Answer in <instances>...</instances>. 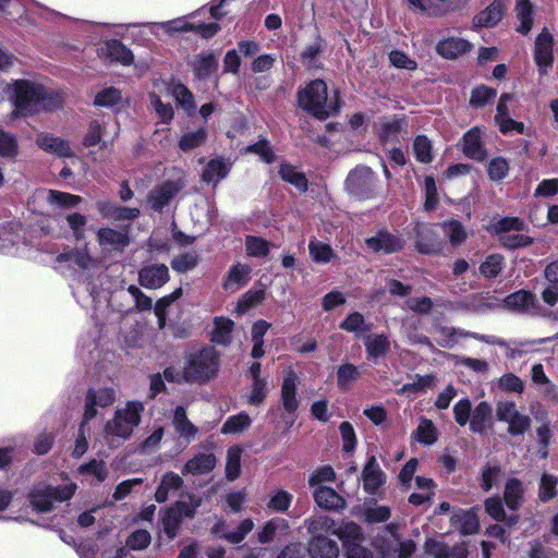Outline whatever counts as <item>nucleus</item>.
Wrapping results in <instances>:
<instances>
[{
	"mask_svg": "<svg viewBox=\"0 0 558 558\" xmlns=\"http://www.w3.org/2000/svg\"><path fill=\"white\" fill-rule=\"evenodd\" d=\"M308 251L312 259L316 263H328L333 257L331 246L315 239L310 241Z\"/></svg>",
	"mask_w": 558,
	"mask_h": 558,
	"instance_id": "13d9d810",
	"label": "nucleus"
},
{
	"mask_svg": "<svg viewBox=\"0 0 558 558\" xmlns=\"http://www.w3.org/2000/svg\"><path fill=\"white\" fill-rule=\"evenodd\" d=\"M415 439L425 446H430L437 440V429L430 420H421L415 430Z\"/></svg>",
	"mask_w": 558,
	"mask_h": 558,
	"instance_id": "6e6d98bb",
	"label": "nucleus"
},
{
	"mask_svg": "<svg viewBox=\"0 0 558 558\" xmlns=\"http://www.w3.org/2000/svg\"><path fill=\"white\" fill-rule=\"evenodd\" d=\"M252 268L247 264H233L222 280V288L228 292H235L247 284Z\"/></svg>",
	"mask_w": 558,
	"mask_h": 558,
	"instance_id": "6ab92c4d",
	"label": "nucleus"
},
{
	"mask_svg": "<svg viewBox=\"0 0 558 558\" xmlns=\"http://www.w3.org/2000/svg\"><path fill=\"white\" fill-rule=\"evenodd\" d=\"M345 189L359 199L374 197L376 193L374 172L365 166L354 168L347 177Z\"/></svg>",
	"mask_w": 558,
	"mask_h": 558,
	"instance_id": "423d86ee",
	"label": "nucleus"
},
{
	"mask_svg": "<svg viewBox=\"0 0 558 558\" xmlns=\"http://www.w3.org/2000/svg\"><path fill=\"white\" fill-rule=\"evenodd\" d=\"M314 499L320 508L341 510L347 506L345 500L332 488L319 486L314 492Z\"/></svg>",
	"mask_w": 558,
	"mask_h": 558,
	"instance_id": "2f4dec72",
	"label": "nucleus"
},
{
	"mask_svg": "<svg viewBox=\"0 0 558 558\" xmlns=\"http://www.w3.org/2000/svg\"><path fill=\"white\" fill-rule=\"evenodd\" d=\"M199 11H195L191 13L187 16L173 19L171 21L155 23L154 26L160 27L165 31L168 35H173L175 33H186V32H193L195 28L194 23H190L187 21V17H195L198 14Z\"/></svg>",
	"mask_w": 558,
	"mask_h": 558,
	"instance_id": "37998d69",
	"label": "nucleus"
},
{
	"mask_svg": "<svg viewBox=\"0 0 558 558\" xmlns=\"http://www.w3.org/2000/svg\"><path fill=\"white\" fill-rule=\"evenodd\" d=\"M269 250L270 244L267 240L255 235H247L245 238V251L247 256L263 258L269 254Z\"/></svg>",
	"mask_w": 558,
	"mask_h": 558,
	"instance_id": "3c124183",
	"label": "nucleus"
},
{
	"mask_svg": "<svg viewBox=\"0 0 558 558\" xmlns=\"http://www.w3.org/2000/svg\"><path fill=\"white\" fill-rule=\"evenodd\" d=\"M230 171V166L221 158L211 159L203 170V181L216 185L225 179Z\"/></svg>",
	"mask_w": 558,
	"mask_h": 558,
	"instance_id": "e433bc0d",
	"label": "nucleus"
},
{
	"mask_svg": "<svg viewBox=\"0 0 558 558\" xmlns=\"http://www.w3.org/2000/svg\"><path fill=\"white\" fill-rule=\"evenodd\" d=\"M241 453L239 447H231L227 454L226 476L229 481H234L241 471Z\"/></svg>",
	"mask_w": 558,
	"mask_h": 558,
	"instance_id": "e2e57ef3",
	"label": "nucleus"
},
{
	"mask_svg": "<svg viewBox=\"0 0 558 558\" xmlns=\"http://www.w3.org/2000/svg\"><path fill=\"white\" fill-rule=\"evenodd\" d=\"M181 189L182 184L179 181H166L155 186L148 194L150 207L156 211H161Z\"/></svg>",
	"mask_w": 558,
	"mask_h": 558,
	"instance_id": "4468645a",
	"label": "nucleus"
},
{
	"mask_svg": "<svg viewBox=\"0 0 558 558\" xmlns=\"http://www.w3.org/2000/svg\"><path fill=\"white\" fill-rule=\"evenodd\" d=\"M413 150L417 161L422 163H429L433 160L430 141L424 136L418 135L413 143Z\"/></svg>",
	"mask_w": 558,
	"mask_h": 558,
	"instance_id": "69168bd1",
	"label": "nucleus"
},
{
	"mask_svg": "<svg viewBox=\"0 0 558 558\" xmlns=\"http://www.w3.org/2000/svg\"><path fill=\"white\" fill-rule=\"evenodd\" d=\"M308 533L314 536H322V533H331L336 530L335 521L325 514H318L305 520Z\"/></svg>",
	"mask_w": 558,
	"mask_h": 558,
	"instance_id": "de8ad7c7",
	"label": "nucleus"
},
{
	"mask_svg": "<svg viewBox=\"0 0 558 558\" xmlns=\"http://www.w3.org/2000/svg\"><path fill=\"white\" fill-rule=\"evenodd\" d=\"M9 93L14 106L12 118L26 117L40 109L52 110L57 106L56 100L48 97L47 90L40 84L28 80H16L9 87Z\"/></svg>",
	"mask_w": 558,
	"mask_h": 558,
	"instance_id": "f257e3e1",
	"label": "nucleus"
},
{
	"mask_svg": "<svg viewBox=\"0 0 558 558\" xmlns=\"http://www.w3.org/2000/svg\"><path fill=\"white\" fill-rule=\"evenodd\" d=\"M462 150L466 157L476 161H483L486 158L478 128H473L464 134Z\"/></svg>",
	"mask_w": 558,
	"mask_h": 558,
	"instance_id": "c756f323",
	"label": "nucleus"
},
{
	"mask_svg": "<svg viewBox=\"0 0 558 558\" xmlns=\"http://www.w3.org/2000/svg\"><path fill=\"white\" fill-rule=\"evenodd\" d=\"M332 534L343 542L345 548L352 544H360L364 539L361 526L353 521L343 522L339 527L332 531Z\"/></svg>",
	"mask_w": 558,
	"mask_h": 558,
	"instance_id": "58836bf2",
	"label": "nucleus"
},
{
	"mask_svg": "<svg viewBox=\"0 0 558 558\" xmlns=\"http://www.w3.org/2000/svg\"><path fill=\"white\" fill-rule=\"evenodd\" d=\"M554 38L543 28L535 39L534 59L541 75H546L554 61Z\"/></svg>",
	"mask_w": 558,
	"mask_h": 558,
	"instance_id": "9b49d317",
	"label": "nucleus"
},
{
	"mask_svg": "<svg viewBox=\"0 0 558 558\" xmlns=\"http://www.w3.org/2000/svg\"><path fill=\"white\" fill-rule=\"evenodd\" d=\"M438 333V343L439 345L444 348H452L457 342L458 338H473L478 341H483L486 343H490L489 337H486L484 335H480L476 332L465 331L463 329L454 328V327H448L442 326L437 329Z\"/></svg>",
	"mask_w": 558,
	"mask_h": 558,
	"instance_id": "5701e85b",
	"label": "nucleus"
},
{
	"mask_svg": "<svg viewBox=\"0 0 558 558\" xmlns=\"http://www.w3.org/2000/svg\"><path fill=\"white\" fill-rule=\"evenodd\" d=\"M116 400V390L113 388L89 389L85 398L84 421L90 422L96 417L98 408H106Z\"/></svg>",
	"mask_w": 558,
	"mask_h": 558,
	"instance_id": "f8f14e48",
	"label": "nucleus"
},
{
	"mask_svg": "<svg viewBox=\"0 0 558 558\" xmlns=\"http://www.w3.org/2000/svg\"><path fill=\"white\" fill-rule=\"evenodd\" d=\"M77 471L81 475L94 476L98 483L104 482L108 476V470L105 461L102 460L93 459L87 463L82 464Z\"/></svg>",
	"mask_w": 558,
	"mask_h": 558,
	"instance_id": "4d7b16f0",
	"label": "nucleus"
},
{
	"mask_svg": "<svg viewBox=\"0 0 558 558\" xmlns=\"http://www.w3.org/2000/svg\"><path fill=\"white\" fill-rule=\"evenodd\" d=\"M505 258L500 254H490L481 264L478 270L485 278H496L505 268Z\"/></svg>",
	"mask_w": 558,
	"mask_h": 558,
	"instance_id": "8fccbe9b",
	"label": "nucleus"
},
{
	"mask_svg": "<svg viewBox=\"0 0 558 558\" xmlns=\"http://www.w3.org/2000/svg\"><path fill=\"white\" fill-rule=\"evenodd\" d=\"M97 239L104 251L122 252L130 244L128 230L101 228L97 232Z\"/></svg>",
	"mask_w": 558,
	"mask_h": 558,
	"instance_id": "dca6fc26",
	"label": "nucleus"
},
{
	"mask_svg": "<svg viewBox=\"0 0 558 558\" xmlns=\"http://www.w3.org/2000/svg\"><path fill=\"white\" fill-rule=\"evenodd\" d=\"M207 136L208 131L205 126L187 131L180 137L179 148L184 153L196 149L206 143Z\"/></svg>",
	"mask_w": 558,
	"mask_h": 558,
	"instance_id": "a19ab883",
	"label": "nucleus"
},
{
	"mask_svg": "<svg viewBox=\"0 0 558 558\" xmlns=\"http://www.w3.org/2000/svg\"><path fill=\"white\" fill-rule=\"evenodd\" d=\"M218 60L211 52L201 53L194 61V73L199 80H207L217 70Z\"/></svg>",
	"mask_w": 558,
	"mask_h": 558,
	"instance_id": "79ce46f5",
	"label": "nucleus"
},
{
	"mask_svg": "<svg viewBox=\"0 0 558 558\" xmlns=\"http://www.w3.org/2000/svg\"><path fill=\"white\" fill-rule=\"evenodd\" d=\"M48 203L51 206L61 207V208H72L76 207L82 198L78 195L70 194L66 192H61L57 190L48 191Z\"/></svg>",
	"mask_w": 558,
	"mask_h": 558,
	"instance_id": "603ef678",
	"label": "nucleus"
},
{
	"mask_svg": "<svg viewBox=\"0 0 558 558\" xmlns=\"http://www.w3.org/2000/svg\"><path fill=\"white\" fill-rule=\"evenodd\" d=\"M122 100L121 93L114 87H107L95 96L94 104L99 107H116Z\"/></svg>",
	"mask_w": 558,
	"mask_h": 558,
	"instance_id": "774afa93",
	"label": "nucleus"
},
{
	"mask_svg": "<svg viewBox=\"0 0 558 558\" xmlns=\"http://www.w3.org/2000/svg\"><path fill=\"white\" fill-rule=\"evenodd\" d=\"M298 377L293 371H289L283 378L281 386L282 407L288 413H294L299 408L296 399Z\"/></svg>",
	"mask_w": 558,
	"mask_h": 558,
	"instance_id": "cd10ccee",
	"label": "nucleus"
},
{
	"mask_svg": "<svg viewBox=\"0 0 558 558\" xmlns=\"http://www.w3.org/2000/svg\"><path fill=\"white\" fill-rule=\"evenodd\" d=\"M557 477L551 474L544 473L541 477L538 486V498L546 502L556 496Z\"/></svg>",
	"mask_w": 558,
	"mask_h": 558,
	"instance_id": "338daca9",
	"label": "nucleus"
},
{
	"mask_svg": "<svg viewBox=\"0 0 558 558\" xmlns=\"http://www.w3.org/2000/svg\"><path fill=\"white\" fill-rule=\"evenodd\" d=\"M184 376L187 384H205L219 372L220 355L213 347L193 349L183 356Z\"/></svg>",
	"mask_w": 558,
	"mask_h": 558,
	"instance_id": "7ed1b4c3",
	"label": "nucleus"
},
{
	"mask_svg": "<svg viewBox=\"0 0 558 558\" xmlns=\"http://www.w3.org/2000/svg\"><path fill=\"white\" fill-rule=\"evenodd\" d=\"M300 107L318 119H326L338 111V99L328 97L327 85L323 80H314L298 93Z\"/></svg>",
	"mask_w": 558,
	"mask_h": 558,
	"instance_id": "20e7f679",
	"label": "nucleus"
},
{
	"mask_svg": "<svg viewBox=\"0 0 558 558\" xmlns=\"http://www.w3.org/2000/svg\"><path fill=\"white\" fill-rule=\"evenodd\" d=\"M76 484L66 482L63 485L38 483L34 485L28 494V499L37 512H49L57 502L68 501L76 490Z\"/></svg>",
	"mask_w": 558,
	"mask_h": 558,
	"instance_id": "39448f33",
	"label": "nucleus"
},
{
	"mask_svg": "<svg viewBox=\"0 0 558 558\" xmlns=\"http://www.w3.org/2000/svg\"><path fill=\"white\" fill-rule=\"evenodd\" d=\"M505 13V5L501 0H494L487 8L482 10L473 19L476 27H494L497 25Z\"/></svg>",
	"mask_w": 558,
	"mask_h": 558,
	"instance_id": "a878e982",
	"label": "nucleus"
},
{
	"mask_svg": "<svg viewBox=\"0 0 558 558\" xmlns=\"http://www.w3.org/2000/svg\"><path fill=\"white\" fill-rule=\"evenodd\" d=\"M505 306L521 314L550 317L551 312L544 310L534 293L526 290L515 291L504 300Z\"/></svg>",
	"mask_w": 558,
	"mask_h": 558,
	"instance_id": "6e6552de",
	"label": "nucleus"
},
{
	"mask_svg": "<svg viewBox=\"0 0 558 558\" xmlns=\"http://www.w3.org/2000/svg\"><path fill=\"white\" fill-rule=\"evenodd\" d=\"M471 48L472 45L468 40L458 37H450L437 44V52L446 59H456Z\"/></svg>",
	"mask_w": 558,
	"mask_h": 558,
	"instance_id": "f704fd0d",
	"label": "nucleus"
},
{
	"mask_svg": "<svg viewBox=\"0 0 558 558\" xmlns=\"http://www.w3.org/2000/svg\"><path fill=\"white\" fill-rule=\"evenodd\" d=\"M439 228L442 230L453 246L462 244L468 236L464 227L458 220L444 221Z\"/></svg>",
	"mask_w": 558,
	"mask_h": 558,
	"instance_id": "09e8293b",
	"label": "nucleus"
},
{
	"mask_svg": "<svg viewBox=\"0 0 558 558\" xmlns=\"http://www.w3.org/2000/svg\"><path fill=\"white\" fill-rule=\"evenodd\" d=\"M362 372L352 363H343L337 369V386L341 391H348L360 379Z\"/></svg>",
	"mask_w": 558,
	"mask_h": 558,
	"instance_id": "ea45409f",
	"label": "nucleus"
},
{
	"mask_svg": "<svg viewBox=\"0 0 558 558\" xmlns=\"http://www.w3.org/2000/svg\"><path fill=\"white\" fill-rule=\"evenodd\" d=\"M252 423L248 414L242 412L227 418L221 427L222 434H239L246 429Z\"/></svg>",
	"mask_w": 558,
	"mask_h": 558,
	"instance_id": "5fc2aeb1",
	"label": "nucleus"
},
{
	"mask_svg": "<svg viewBox=\"0 0 558 558\" xmlns=\"http://www.w3.org/2000/svg\"><path fill=\"white\" fill-rule=\"evenodd\" d=\"M375 546L380 551L384 558H389L390 556L398 554L399 558H408L415 550V543L413 541L400 542L391 534V539L389 541H375Z\"/></svg>",
	"mask_w": 558,
	"mask_h": 558,
	"instance_id": "aec40b11",
	"label": "nucleus"
},
{
	"mask_svg": "<svg viewBox=\"0 0 558 558\" xmlns=\"http://www.w3.org/2000/svg\"><path fill=\"white\" fill-rule=\"evenodd\" d=\"M107 49L112 59L129 65L133 62L134 56L132 51L119 40H111L107 44Z\"/></svg>",
	"mask_w": 558,
	"mask_h": 558,
	"instance_id": "052dcab7",
	"label": "nucleus"
},
{
	"mask_svg": "<svg viewBox=\"0 0 558 558\" xmlns=\"http://www.w3.org/2000/svg\"><path fill=\"white\" fill-rule=\"evenodd\" d=\"M118 135L117 125L114 123H105L101 125L97 121H93L84 137V146L90 147L100 145V148L108 149L112 146Z\"/></svg>",
	"mask_w": 558,
	"mask_h": 558,
	"instance_id": "9d476101",
	"label": "nucleus"
},
{
	"mask_svg": "<svg viewBox=\"0 0 558 558\" xmlns=\"http://www.w3.org/2000/svg\"><path fill=\"white\" fill-rule=\"evenodd\" d=\"M524 486L515 477L506 482L504 490V500L510 510H518L523 504Z\"/></svg>",
	"mask_w": 558,
	"mask_h": 558,
	"instance_id": "c9c22d12",
	"label": "nucleus"
},
{
	"mask_svg": "<svg viewBox=\"0 0 558 558\" xmlns=\"http://www.w3.org/2000/svg\"><path fill=\"white\" fill-rule=\"evenodd\" d=\"M501 469L497 463H486L481 470V488L489 492L500 477Z\"/></svg>",
	"mask_w": 558,
	"mask_h": 558,
	"instance_id": "bf43d9fd",
	"label": "nucleus"
},
{
	"mask_svg": "<svg viewBox=\"0 0 558 558\" xmlns=\"http://www.w3.org/2000/svg\"><path fill=\"white\" fill-rule=\"evenodd\" d=\"M145 405L141 401H128L118 407L113 417L105 424L104 434L111 448L120 447L128 440L142 421Z\"/></svg>",
	"mask_w": 558,
	"mask_h": 558,
	"instance_id": "f03ea898",
	"label": "nucleus"
},
{
	"mask_svg": "<svg viewBox=\"0 0 558 558\" xmlns=\"http://www.w3.org/2000/svg\"><path fill=\"white\" fill-rule=\"evenodd\" d=\"M290 526L283 518H272L267 521L257 533V539L262 544H268L275 539H280L289 534Z\"/></svg>",
	"mask_w": 558,
	"mask_h": 558,
	"instance_id": "393cba45",
	"label": "nucleus"
},
{
	"mask_svg": "<svg viewBox=\"0 0 558 558\" xmlns=\"http://www.w3.org/2000/svg\"><path fill=\"white\" fill-rule=\"evenodd\" d=\"M340 328L348 332H353L356 337L371 330L369 326L365 323L364 316L359 312L349 314L340 324Z\"/></svg>",
	"mask_w": 558,
	"mask_h": 558,
	"instance_id": "864d4df0",
	"label": "nucleus"
},
{
	"mask_svg": "<svg viewBox=\"0 0 558 558\" xmlns=\"http://www.w3.org/2000/svg\"><path fill=\"white\" fill-rule=\"evenodd\" d=\"M426 546L433 558H466L469 554L465 542L448 545L438 541H428Z\"/></svg>",
	"mask_w": 558,
	"mask_h": 558,
	"instance_id": "412c9836",
	"label": "nucleus"
},
{
	"mask_svg": "<svg viewBox=\"0 0 558 558\" xmlns=\"http://www.w3.org/2000/svg\"><path fill=\"white\" fill-rule=\"evenodd\" d=\"M279 175L283 181L295 186L299 192L303 193L307 191V179L305 174L298 171L293 166L288 163L280 165Z\"/></svg>",
	"mask_w": 558,
	"mask_h": 558,
	"instance_id": "a18cd8bd",
	"label": "nucleus"
},
{
	"mask_svg": "<svg viewBox=\"0 0 558 558\" xmlns=\"http://www.w3.org/2000/svg\"><path fill=\"white\" fill-rule=\"evenodd\" d=\"M497 95L496 89L481 85L475 88H473L471 93L470 98V105L474 108H482L484 107L488 101L494 99Z\"/></svg>",
	"mask_w": 558,
	"mask_h": 558,
	"instance_id": "0e129e2a",
	"label": "nucleus"
},
{
	"mask_svg": "<svg viewBox=\"0 0 558 558\" xmlns=\"http://www.w3.org/2000/svg\"><path fill=\"white\" fill-rule=\"evenodd\" d=\"M363 488L367 494L375 495L385 483L386 476L375 456H371L362 471Z\"/></svg>",
	"mask_w": 558,
	"mask_h": 558,
	"instance_id": "a211bd4d",
	"label": "nucleus"
},
{
	"mask_svg": "<svg viewBox=\"0 0 558 558\" xmlns=\"http://www.w3.org/2000/svg\"><path fill=\"white\" fill-rule=\"evenodd\" d=\"M183 486L182 477L174 472H167L160 481L159 486L155 493L157 502H165L170 495H175Z\"/></svg>",
	"mask_w": 558,
	"mask_h": 558,
	"instance_id": "72a5a7b5",
	"label": "nucleus"
},
{
	"mask_svg": "<svg viewBox=\"0 0 558 558\" xmlns=\"http://www.w3.org/2000/svg\"><path fill=\"white\" fill-rule=\"evenodd\" d=\"M233 327L234 323L231 319L216 318L211 341L220 345H228L231 342Z\"/></svg>",
	"mask_w": 558,
	"mask_h": 558,
	"instance_id": "49530a36",
	"label": "nucleus"
},
{
	"mask_svg": "<svg viewBox=\"0 0 558 558\" xmlns=\"http://www.w3.org/2000/svg\"><path fill=\"white\" fill-rule=\"evenodd\" d=\"M366 246L375 253L391 254L400 251L403 242L397 235L388 231H378L376 235L365 240Z\"/></svg>",
	"mask_w": 558,
	"mask_h": 558,
	"instance_id": "f3484780",
	"label": "nucleus"
},
{
	"mask_svg": "<svg viewBox=\"0 0 558 558\" xmlns=\"http://www.w3.org/2000/svg\"><path fill=\"white\" fill-rule=\"evenodd\" d=\"M308 553L312 558H338L337 542L325 536H314L308 543Z\"/></svg>",
	"mask_w": 558,
	"mask_h": 558,
	"instance_id": "7c9ffc66",
	"label": "nucleus"
},
{
	"mask_svg": "<svg viewBox=\"0 0 558 558\" xmlns=\"http://www.w3.org/2000/svg\"><path fill=\"white\" fill-rule=\"evenodd\" d=\"M172 423L179 437L182 438L186 444H190L195 439L198 429L187 418L186 410L184 407L179 405L175 408Z\"/></svg>",
	"mask_w": 558,
	"mask_h": 558,
	"instance_id": "c85d7f7f",
	"label": "nucleus"
},
{
	"mask_svg": "<svg viewBox=\"0 0 558 558\" xmlns=\"http://www.w3.org/2000/svg\"><path fill=\"white\" fill-rule=\"evenodd\" d=\"M533 5L530 0H515V14L520 24L517 32L526 35L533 26L532 17Z\"/></svg>",
	"mask_w": 558,
	"mask_h": 558,
	"instance_id": "c03bdc74",
	"label": "nucleus"
},
{
	"mask_svg": "<svg viewBox=\"0 0 558 558\" xmlns=\"http://www.w3.org/2000/svg\"><path fill=\"white\" fill-rule=\"evenodd\" d=\"M96 207L104 218L114 221H130L140 216V209L122 207L112 202L99 201Z\"/></svg>",
	"mask_w": 558,
	"mask_h": 558,
	"instance_id": "4be33fe9",
	"label": "nucleus"
},
{
	"mask_svg": "<svg viewBox=\"0 0 558 558\" xmlns=\"http://www.w3.org/2000/svg\"><path fill=\"white\" fill-rule=\"evenodd\" d=\"M216 466V457L214 453H197L187 460L182 469L183 475H203L214 470Z\"/></svg>",
	"mask_w": 558,
	"mask_h": 558,
	"instance_id": "bb28decb",
	"label": "nucleus"
},
{
	"mask_svg": "<svg viewBox=\"0 0 558 558\" xmlns=\"http://www.w3.org/2000/svg\"><path fill=\"white\" fill-rule=\"evenodd\" d=\"M364 345L367 359L377 362L379 357L385 356L390 350V341L384 333L368 335L364 338Z\"/></svg>",
	"mask_w": 558,
	"mask_h": 558,
	"instance_id": "473e14b6",
	"label": "nucleus"
},
{
	"mask_svg": "<svg viewBox=\"0 0 558 558\" xmlns=\"http://www.w3.org/2000/svg\"><path fill=\"white\" fill-rule=\"evenodd\" d=\"M439 226L420 225L417 228L416 248L422 254L435 255L442 251L445 241L440 236Z\"/></svg>",
	"mask_w": 558,
	"mask_h": 558,
	"instance_id": "1a4fd4ad",
	"label": "nucleus"
},
{
	"mask_svg": "<svg viewBox=\"0 0 558 558\" xmlns=\"http://www.w3.org/2000/svg\"><path fill=\"white\" fill-rule=\"evenodd\" d=\"M492 416V407L486 401H481L471 412L470 429L473 433L482 434L485 432Z\"/></svg>",
	"mask_w": 558,
	"mask_h": 558,
	"instance_id": "4c0bfd02",
	"label": "nucleus"
},
{
	"mask_svg": "<svg viewBox=\"0 0 558 558\" xmlns=\"http://www.w3.org/2000/svg\"><path fill=\"white\" fill-rule=\"evenodd\" d=\"M36 144L46 153L59 158H75L70 143L50 133H39L36 137Z\"/></svg>",
	"mask_w": 558,
	"mask_h": 558,
	"instance_id": "2eb2a0df",
	"label": "nucleus"
},
{
	"mask_svg": "<svg viewBox=\"0 0 558 558\" xmlns=\"http://www.w3.org/2000/svg\"><path fill=\"white\" fill-rule=\"evenodd\" d=\"M498 421L508 424V433L511 436L523 435L531 426V418L517 409L513 401H499L496 407Z\"/></svg>",
	"mask_w": 558,
	"mask_h": 558,
	"instance_id": "0eeeda50",
	"label": "nucleus"
},
{
	"mask_svg": "<svg viewBox=\"0 0 558 558\" xmlns=\"http://www.w3.org/2000/svg\"><path fill=\"white\" fill-rule=\"evenodd\" d=\"M450 523L463 535H472L480 527L478 519L473 510L454 509L450 515Z\"/></svg>",
	"mask_w": 558,
	"mask_h": 558,
	"instance_id": "b1692460",
	"label": "nucleus"
},
{
	"mask_svg": "<svg viewBox=\"0 0 558 558\" xmlns=\"http://www.w3.org/2000/svg\"><path fill=\"white\" fill-rule=\"evenodd\" d=\"M524 222L517 217H504L493 225L494 232L499 236L508 234L511 231H523Z\"/></svg>",
	"mask_w": 558,
	"mask_h": 558,
	"instance_id": "680f3d73",
	"label": "nucleus"
},
{
	"mask_svg": "<svg viewBox=\"0 0 558 558\" xmlns=\"http://www.w3.org/2000/svg\"><path fill=\"white\" fill-rule=\"evenodd\" d=\"M169 279V269L165 264L147 265L138 271V282L145 289H159Z\"/></svg>",
	"mask_w": 558,
	"mask_h": 558,
	"instance_id": "ddd939ff",
	"label": "nucleus"
}]
</instances>
